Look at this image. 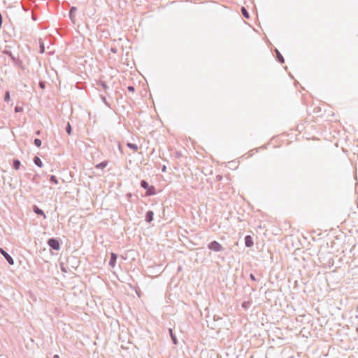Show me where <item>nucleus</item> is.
<instances>
[{
	"instance_id": "c85d7f7f",
	"label": "nucleus",
	"mask_w": 358,
	"mask_h": 358,
	"mask_svg": "<svg viewBox=\"0 0 358 358\" xmlns=\"http://www.w3.org/2000/svg\"><path fill=\"white\" fill-rule=\"evenodd\" d=\"M53 358H60L59 356L58 355H55L53 356Z\"/></svg>"
},
{
	"instance_id": "1a4fd4ad",
	"label": "nucleus",
	"mask_w": 358,
	"mask_h": 358,
	"mask_svg": "<svg viewBox=\"0 0 358 358\" xmlns=\"http://www.w3.org/2000/svg\"><path fill=\"white\" fill-rule=\"evenodd\" d=\"M108 164V161H103L101 163L97 164L95 166V169H102L103 170V169H105L107 166Z\"/></svg>"
},
{
	"instance_id": "ddd939ff",
	"label": "nucleus",
	"mask_w": 358,
	"mask_h": 358,
	"mask_svg": "<svg viewBox=\"0 0 358 358\" xmlns=\"http://www.w3.org/2000/svg\"><path fill=\"white\" fill-rule=\"evenodd\" d=\"M251 304H252V302L250 301H243L242 303V308L247 310L248 309L250 306H251Z\"/></svg>"
},
{
	"instance_id": "f03ea898",
	"label": "nucleus",
	"mask_w": 358,
	"mask_h": 358,
	"mask_svg": "<svg viewBox=\"0 0 358 358\" xmlns=\"http://www.w3.org/2000/svg\"><path fill=\"white\" fill-rule=\"evenodd\" d=\"M208 248L211 250H213V251H215V252H220L223 250V247L222 246L221 244H220L217 241H211L208 245Z\"/></svg>"
},
{
	"instance_id": "423d86ee",
	"label": "nucleus",
	"mask_w": 358,
	"mask_h": 358,
	"mask_svg": "<svg viewBox=\"0 0 358 358\" xmlns=\"http://www.w3.org/2000/svg\"><path fill=\"white\" fill-rule=\"evenodd\" d=\"M33 211L38 215H41L43 217L44 219L46 218V215L44 213L43 210L41 208H39L37 206L34 205L33 206Z\"/></svg>"
},
{
	"instance_id": "39448f33",
	"label": "nucleus",
	"mask_w": 358,
	"mask_h": 358,
	"mask_svg": "<svg viewBox=\"0 0 358 358\" xmlns=\"http://www.w3.org/2000/svg\"><path fill=\"white\" fill-rule=\"evenodd\" d=\"M244 241H245V245L247 248H250L254 244L253 239H252V236L250 235L245 236Z\"/></svg>"
},
{
	"instance_id": "7c9ffc66",
	"label": "nucleus",
	"mask_w": 358,
	"mask_h": 358,
	"mask_svg": "<svg viewBox=\"0 0 358 358\" xmlns=\"http://www.w3.org/2000/svg\"><path fill=\"white\" fill-rule=\"evenodd\" d=\"M40 86H41L42 88H43V87H44V85H43V84L42 83H40Z\"/></svg>"
},
{
	"instance_id": "dca6fc26",
	"label": "nucleus",
	"mask_w": 358,
	"mask_h": 358,
	"mask_svg": "<svg viewBox=\"0 0 358 358\" xmlns=\"http://www.w3.org/2000/svg\"><path fill=\"white\" fill-rule=\"evenodd\" d=\"M241 13H242L243 15L245 18L248 19V18L250 17V16H249V13H248V11H247V10L245 9V8L243 7V8H241Z\"/></svg>"
},
{
	"instance_id": "f257e3e1",
	"label": "nucleus",
	"mask_w": 358,
	"mask_h": 358,
	"mask_svg": "<svg viewBox=\"0 0 358 358\" xmlns=\"http://www.w3.org/2000/svg\"><path fill=\"white\" fill-rule=\"evenodd\" d=\"M48 245L55 250H59L60 249V243L57 238H50L48 240Z\"/></svg>"
},
{
	"instance_id": "393cba45",
	"label": "nucleus",
	"mask_w": 358,
	"mask_h": 358,
	"mask_svg": "<svg viewBox=\"0 0 358 358\" xmlns=\"http://www.w3.org/2000/svg\"><path fill=\"white\" fill-rule=\"evenodd\" d=\"M76 10V8L75 7H72L71 10H70V15L71 16L72 15V13L75 12Z\"/></svg>"
},
{
	"instance_id": "4be33fe9",
	"label": "nucleus",
	"mask_w": 358,
	"mask_h": 358,
	"mask_svg": "<svg viewBox=\"0 0 358 358\" xmlns=\"http://www.w3.org/2000/svg\"><path fill=\"white\" fill-rule=\"evenodd\" d=\"M10 99V93L8 92H6L5 95V100L8 101Z\"/></svg>"
},
{
	"instance_id": "6ab92c4d",
	"label": "nucleus",
	"mask_w": 358,
	"mask_h": 358,
	"mask_svg": "<svg viewBox=\"0 0 358 358\" xmlns=\"http://www.w3.org/2000/svg\"><path fill=\"white\" fill-rule=\"evenodd\" d=\"M50 180L51 182H53L54 184H56V185L58 184V182H59L57 178H56V176H55L53 175H52L50 176Z\"/></svg>"
},
{
	"instance_id": "0eeeda50",
	"label": "nucleus",
	"mask_w": 358,
	"mask_h": 358,
	"mask_svg": "<svg viewBox=\"0 0 358 358\" xmlns=\"http://www.w3.org/2000/svg\"><path fill=\"white\" fill-rule=\"evenodd\" d=\"M154 219V213L152 210H148L145 213V220L147 222H151Z\"/></svg>"
},
{
	"instance_id": "f8f14e48",
	"label": "nucleus",
	"mask_w": 358,
	"mask_h": 358,
	"mask_svg": "<svg viewBox=\"0 0 358 358\" xmlns=\"http://www.w3.org/2000/svg\"><path fill=\"white\" fill-rule=\"evenodd\" d=\"M127 145L130 149L133 150L134 151H137L138 149V147L136 144L131 143H127Z\"/></svg>"
},
{
	"instance_id": "a211bd4d",
	"label": "nucleus",
	"mask_w": 358,
	"mask_h": 358,
	"mask_svg": "<svg viewBox=\"0 0 358 358\" xmlns=\"http://www.w3.org/2000/svg\"><path fill=\"white\" fill-rule=\"evenodd\" d=\"M41 140L39 139V138H35L34 141V144L36 146V147H40L41 145Z\"/></svg>"
},
{
	"instance_id": "f3484780",
	"label": "nucleus",
	"mask_w": 358,
	"mask_h": 358,
	"mask_svg": "<svg viewBox=\"0 0 358 358\" xmlns=\"http://www.w3.org/2000/svg\"><path fill=\"white\" fill-rule=\"evenodd\" d=\"M66 131L69 135L71 134L72 128L69 122L67 123L66 127Z\"/></svg>"
},
{
	"instance_id": "aec40b11",
	"label": "nucleus",
	"mask_w": 358,
	"mask_h": 358,
	"mask_svg": "<svg viewBox=\"0 0 358 358\" xmlns=\"http://www.w3.org/2000/svg\"><path fill=\"white\" fill-rule=\"evenodd\" d=\"M39 178H40V176L38 175V174H36L34 176L33 178H32V182L38 184L39 182Z\"/></svg>"
},
{
	"instance_id": "c756f323",
	"label": "nucleus",
	"mask_w": 358,
	"mask_h": 358,
	"mask_svg": "<svg viewBox=\"0 0 358 358\" xmlns=\"http://www.w3.org/2000/svg\"><path fill=\"white\" fill-rule=\"evenodd\" d=\"M166 171V166H164L163 168H162V171L164 172Z\"/></svg>"
},
{
	"instance_id": "9b49d317",
	"label": "nucleus",
	"mask_w": 358,
	"mask_h": 358,
	"mask_svg": "<svg viewBox=\"0 0 358 358\" xmlns=\"http://www.w3.org/2000/svg\"><path fill=\"white\" fill-rule=\"evenodd\" d=\"M21 166V162L19 159H15L13 161V168L15 170H18Z\"/></svg>"
},
{
	"instance_id": "412c9836",
	"label": "nucleus",
	"mask_w": 358,
	"mask_h": 358,
	"mask_svg": "<svg viewBox=\"0 0 358 358\" xmlns=\"http://www.w3.org/2000/svg\"><path fill=\"white\" fill-rule=\"evenodd\" d=\"M276 52H277V58H278V61L280 62L281 63H283L284 59H283L282 56L280 54V52L278 50H276Z\"/></svg>"
},
{
	"instance_id": "b1692460",
	"label": "nucleus",
	"mask_w": 358,
	"mask_h": 358,
	"mask_svg": "<svg viewBox=\"0 0 358 358\" xmlns=\"http://www.w3.org/2000/svg\"><path fill=\"white\" fill-rule=\"evenodd\" d=\"M40 50L41 53L44 52V45L43 43H41L40 45Z\"/></svg>"
},
{
	"instance_id": "5701e85b",
	"label": "nucleus",
	"mask_w": 358,
	"mask_h": 358,
	"mask_svg": "<svg viewBox=\"0 0 358 358\" xmlns=\"http://www.w3.org/2000/svg\"><path fill=\"white\" fill-rule=\"evenodd\" d=\"M250 278L253 281H257V278H255V275L252 273L250 274Z\"/></svg>"
},
{
	"instance_id": "4468645a",
	"label": "nucleus",
	"mask_w": 358,
	"mask_h": 358,
	"mask_svg": "<svg viewBox=\"0 0 358 358\" xmlns=\"http://www.w3.org/2000/svg\"><path fill=\"white\" fill-rule=\"evenodd\" d=\"M141 187L142 188H143L144 189H148L150 185H149V184L148 183L147 181L143 180L141 181Z\"/></svg>"
},
{
	"instance_id": "a878e982",
	"label": "nucleus",
	"mask_w": 358,
	"mask_h": 358,
	"mask_svg": "<svg viewBox=\"0 0 358 358\" xmlns=\"http://www.w3.org/2000/svg\"><path fill=\"white\" fill-rule=\"evenodd\" d=\"M128 90H129V91H131V92H134V87H132V86H129V87H128Z\"/></svg>"
},
{
	"instance_id": "cd10ccee",
	"label": "nucleus",
	"mask_w": 358,
	"mask_h": 358,
	"mask_svg": "<svg viewBox=\"0 0 358 358\" xmlns=\"http://www.w3.org/2000/svg\"><path fill=\"white\" fill-rule=\"evenodd\" d=\"M222 176H217V178L218 180H220L222 179Z\"/></svg>"
},
{
	"instance_id": "7ed1b4c3",
	"label": "nucleus",
	"mask_w": 358,
	"mask_h": 358,
	"mask_svg": "<svg viewBox=\"0 0 358 358\" xmlns=\"http://www.w3.org/2000/svg\"><path fill=\"white\" fill-rule=\"evenodd\" d=\"M0 252L4 257V258L6 259V261L10 265L14 264L13 259L7 252H6L3 249L0 248Z\"/></svg>"
},
{
	"instance_id": "6e6552de",
	"label": "nucleus",
	"mask_w": 358,
	"mask_h": 358,
	"mask_svg": "<svg viewBox=\"0 0 358 358\" xmlns=\"http://www.w3.org/2000/svg\"><path fill=\"white\" fill-rule=\"evenodd\" d=\"M156 194L155 187L154 186H150L148 189H146V196H152Z\"/></svg>"
},
{
	"instance_id": "9d476101",
	"label": "nucleus",
	"mask_w": 358,
	"mask_h": 358,
	"mask_svg": "<svg viewBox=\"0 0 358 358\" xmlns=\"http://www.w3.org/2000/svg\"><path fill=\"white\" fill-rule=\"evenodd\" d=\"M33 162L37 166L40 168H41L43 165L41 159L38 156H35L34 157Z\"/></svg>"
},
{
	"instance_id": "20e7f679",
	"label": "nucleus",
	"mask_w": 358,
	"mask_h": 358,
	"mask_svg": "<svg viewBox=\"0 0 358 358\" xmlns=\"http://www.w3.org/2000/svg\"><path fill=\"white\" fill-rule=\"evenodd\" d=\"M117 259V255L114 252H112L110 254V261H109V265L112 268H114L115 266Z\"/></svg>"
},
{
	"instance_id": "2eb2a0df",
	"label": "nucleus",
	"mask_w": 358,
	"mask_h": 358,
	"mask_svg": "<svg viewBox=\"0 0 358 358\" xmlns=\"http://www.w3.org/2000/svg\"><path fill=\"white\" fill-rule=\"evenodd\" d=\"M169 331H170V334H171V337L173 343L174 344H177L178 343V341L176 339V336L173 335L172 329H169Z\"/></svg>"
},
{
	"instance_id": "2f4dec72",
	"label": "nucleus",
	"mask_w": 358,
	"mask_h": 358,
	"mask_svg": "<svg viewBox=\"0 0 358 358\" xmlns=\"http://www.w3.org/2000/svg\"><path fill=\"white\" fill-rule=\"evenodd\" d=\"M36 134L39 135V134H40V131H38L36 132Z\"/></svg>"
},
{
	"instance_id": "bb28decb",
	"label": "nucleus",
	"mask_w": 358,
	"mask_h": 358,
	"mask_svg": "<svg viewBox=\"0 0 358 358\" xmlns=\"http://www.w3.org/2000/svg\"><path fill=\"white\" fill-rule=\"evenodd\" d=\"M126 196H127V199H129L132 196V194H131V193H127Z\"/></svg>"
}]
</instances>
